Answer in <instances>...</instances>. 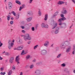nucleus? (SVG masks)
<instances>
[{"mask_svg":"<svg viewBox=\"0 0 75 75\" xmlns=\"http://www.w3.org/2000/svg\"><path fill=\"white\" fill-rule=\"evenodd\" d=\"M21 36L22 37H24L23 39L25 41L31 40V37L30 36V34H29L28 33L25 34V35H21Z\"/></svg>","mask_w":75,"mask_h":75,"instance_id":"f257e3e1","label":"nucleus"},{"mask_svg":"<svg viewBox=\"0 0 75 75\" xmlns=\"http://www.w3.org/2000/svg\"><path fill=\"white\" fill-rule=\"evenodd\" d=\"M40 54L42 55H45L47 54V51L46 50H43L40 51Z\"/></svg>","mask_w":75,"mask_h":75,"instance_id":"f03ea898","label":"nucleus"},{"mask_svg":"<svg viewBox=\"0 0 75 75\" xmlns=\"http://www.w3.org/2000/svg\"><path fill=\"white\" fill-rule=\"evenodd\" d=\"M64 45H63V43L62 44L60 45V47H62V46H64V45H65V44H66V46H68L69 45H70V43L68 41H66L63 43Z\"/></svg>","mask_w":75,"mask_h":75,"instance_id":"7ed1b4c3","label":"nucleus"},{"mask_svg":"<svg viewBox=\"0 0 75 75\" xmlns=\"http://www.w3.org/2000/svg\"><path fill=\"white\" fill-rule=\"evenodd\" d=\"M58 25V23H56L55 25H54V26L52 28V30L51 31V33H55V30L54 29L55 28L57 25Z\"/></svg>","mask_w":75,"mask_h":75,"instance_id":"20e7f679","label":"nucleus"},{"mask_svg":"<svg viewBox=\"0 0 75 75\" xmlns=\"http://www.w3.org/2000/svg\"><path fill=\"white\" fill-rule=\"evenodd\" d=\"M49 45H50V42L48 40L46 41L44 44V46L46 47H48Z\"/></svg>","mask_w":75,"mask_h":75,"instance_id":"39448f33","label":"nucleus"},{"mask_svg":"<svg viewBox=\"0 0 75 75\" xmlns=\"http://www.w3.org/2000/svg\"><path fill=\"white\" fill-rule=\"evenodd\" d=\"M16 41L18 44H22L23 43V40L21 38H18L17 39Z\"/></svg>","mask_w":75,"mask_h":75,"instance_id":"423d86ee","label":"nucleus"},{"mask_svg":"<svg viewBox=\"0 0 75 75\" xmlns=\"http://www.w3.org/2000/svg\"><path fill=\"white\" fill-rule=\"evenodd\" d=\"M14 59L13 57H11L9 61V63H10V64H13V62H14Z\"/></svg>","mask_w":75,"mask_h":75,"instance_id":"0eeeda50","label":"nucleus"},{"mask_svg":"<svg viewBox=\"0 0 75 75\" xmlns=\"http://www.w3.org/2000/svg\"><path fill=\"white\" fill-rule=\"evenodd\" d=\"M35 73L36 75H40L41 74V71L40 70H37L35 72Z\"/></svg>","mask_w":75,"mask_h":75,"instance_id":"6e6552de","label":"nucleus"},{"mask_svg":"<svg viewBox=\"0 0 75 75\" xmlns=\"http://www.w3.org/2000/svg\"><path fill=\"white\" fill-rule=\"evenodd\" d=\"M59 27H57L55 31V34H58L59 33Z\"/></svg>","mask_w":75,"mask_h":75,"instance_id":"1a4fd4ad","label":"nucleus"},{"mask_svg":"<svg viewBox=\"0 0 75 75\" xmlns=\"http://www.w3.org/2000/svg\"><path fill=\"white\" fill-rule=\"evenodd\" d=\"M13 45H14V44L13 43V42H12L11 45H8V49H9V50H11V47H13Z\"/></svg>","mask_w":75,"mask_h":75,"instance_id":"9d476101","label":"nucleus"},{"mask_svg":"<svg viewBox=\"0 0 75 75\" xmlns=\"http://www.w3.org/2000/svg\"><path fill=\"white\" fill-rule=\"evenodd\" d=\"M12 5L11 3L9 2L8 3V8L9 9H11L12 8Z\"/></svg>","mask_w":75,"mask_h":75,"instance_id":"9b49d317","label":"nucleus"},{"mask_svg":"<svg viewBox=\"0 0 75 75\" xmlns=\"http://www.w3.org/2000/svg\"><path fill=\"white\" fill-rule=\"evenodd\" d=\"M33 19V17H29L28 18L26 19V20L28 22H30V21H31L32 19Z\"/></svg>","mask_w":75,"mask_h":75,"instance_id":"f8f14e48","label":"nucleus"},{"mask_svg":"<svg viewBox=\"0 0 75 75\" xmlns=\"http://www.w3.org/2000/svg\"><path fill=\"white\" fill-rule=\"evenodd\" d=\"M61 18H62L59 19L58 20V22H59V23H60L59 24V25H62V20Z\"/></svg>","mask_w":75,"mask_h":75,"instance_id":"ddd939ff","label":"nucleus"},{"mask_svg":"<svg viewBox=\"0 0 75 75\" xmlns=\"http://www.w3.org/2000/svg\"><path fill=\"white\" fill-rule=\"evenodd\" d=\"M60 25H61L60 27V28H65L66 27L67 25H66V24L64 23V24Z\"/></svg>","mask_w":75,"mask_h":75,"instance_id":"4468645a","label":"nucleus"},{"mask_svg":"<svg viewBox=\"0 0 75 75\" xmlns=\"http://www.w3.org/2000/svg\"><path fill=\"white\" fill-rule=\"evenodd\" d=\"M64 3H65V2H64L60 1L58 2L57 4H59V5H61V4H64Z\"/></svg>","mask_w":75,"mask_h":75,"instance_id":"2eb2a0df","label":"nucleus"},{"mask_svg":"<svg viewBox=\"0 0 75 75\" xmlns=\"http://www.w3.org/2000/svg\"><path fill=\"white\" fill-rule=\"evenodd\" d=\"M71 49V46H69V47L66 49V52H69L70 51V50Z\"/></svg>","mask_w":75,"mask_h":75,"instance_id":"dca6fc26","label":"nucleus"},{"mask_svg":"<svg viewBox=\"0 0 75 75\" xmlns=\"http://www.w3.org/2000/svg\"><path fill=\"white\" fill-rule=\"evenodd\" d=\"M48 14H46L45 16V18H44V20L45 21H47V19H48Z\"/></svg>","mask_w":75,"mask_h":75,"instance_id":"f3484780","label":"nucleus"},{"mask_svg":"<svg viewBox=\"0 0 75 75\" xmlns=\"http://www.w3.org/2000/svg\"><path fill=\"white\" fill-rule=\"evenodd\" d=\"M23 47L22 46H21L17 47V50H23Z\"/></svg>","mask_w":75,"mask_h":75,"instance_id":"a211bd4d","label":"nucleus"},{"mask_svg":"<svg viewBox=\"0 0 75 75\" xmlns=\"http://www.w3.org/2000/svg\"><path fill=\"white\" fill-rule=\"evenodd\" d=\"M26 53H25V52L24 51V50H23L22 51V52L21 53V55H25L26 54Z\"/></svg>","mask_w":75,"mask_h":75,"instance_id":"6ab92c4d","label":"nucleus"},{"mask_svg":"<svg viewBox=\"0 0 75 75\" xmlns=\"http://www.w3.org/2000/svg\"><path fill=\"white\" fill-rule=\"evenodd\" d=\"M5 55L6 56H9L10 55V54L9 52H7L5 53Z\"/></svg>","mask_w":75,"mask_h":75,"instance_id":"aec40b11","label":"nucleus"},{"mask_svg":"<svg viewBox=\"0 0 75 75\" xmlns=\"http://www.w3.org/2000/svg\"><path fill=\"white\" fill-rule=\"evenodd\" d=\"M64 71L66 73H69V71L67 69H65L64 70Z\"/></svg>","mask_w":75,"mask_h":75,"instance_id":"412c9836","label":"nucleus"},{"mask_svg":"<svg viewBox=\"0 0 75 75\" xmlns=\"http://www.w3.org/2000/svg\"><path fill=\"white\" fill-rule=\"evenodd\" d=\"M15 2L16 4H18L19 5H21V2L19 1L16 0L15 1Z\"/></svg>","mask_w":75,"mask_h":75,"instance_id":"4be33fe9","label":"nucleus"},{"mask_svg":"<svg viewBox=\"0 0 75 75\" xmlns=\"http://www.w3.org/2000/svg\"><path fill=\"white\" fill-rule=\"evenodd\" d=\"M67 12L66 10H65L64 11H62V14H66Z\"/></svg>","mask_w":75,"mask_h":75,"instance_id":"5701e85b","label":"nucleus"},{"mask_svg":"<svg viewBox=\"0 0 75 75\" xmlns=\"http://www.w3.org/2000/svg\"><path fill=\"white\" fill-rule=\"evenodd\" d=\"M30 58V55H27L26 57V60Z\"/></svg>","mask_w":75,"mask_h":75,"instance_id":"b1692460","label":"nucleus"},{"mask_svg":"<svg viewBox=\"0 0 75 75\" xmlns=\"http://www.w3.org/2000/svg\"><path fill=\"white\" fill-rule=\"evenodd\" d=\"M19 60H20V58H19V56H17L16 58V61H19Z\"/></svg>","mask_w":75,"mask_h":75,"instance_id":"393cba45","label":"nucleus"},{"mask_svg":"<svg viewBox=\"0 0 75 75\" xmlns=\"http://www.w3.org/2000/svg\"><path fill=\"white\" fill-rule=\"evenodd\" d=\"M32 13V12L30 11H29V12H27V16H28V17H29V16H28V15H31V14Z\"/></svg>","mask_w":75,"mask_h":75,"instance_id":"a878e982","label":"nucleus"},{"mask_svg":"<svg viewBox=\"0 0 75 75\" xmlns=\"http://www.w3.org/2000/svg\"><path fill=\"white\" fill-rule=\"evenodd\" d=\"M19 16H20V15H19V14H17L16 16V20H18L19 18Z\"/></svg>","mask_w":75,"mask_h":75,"instance_id":"bb28decb","label":"nucleus"},{"mask_svg":"<svg viewBox=\"0 0 75 75\" xmlns=\"http://www.w3.org/2000/svg\"><path fill=\"white\" fill-rule=\"evenodd\" d=\"M12 70H10L9 71V72L8 73V75H11V74H12Z\"/></svg>","mask_w":75,"mask_h":75,"instance_id":"cd10ccee","label":"nucleus"},{"mask_svg":"<svg viewBox=\"0 0 75 75\" xmlns=\"http://www.w3.org/2000/svg\"><path fill=\"white\" fill-rule=\"evenodd\" d=\"M45 23H42L41 24V26L42 27V28H45Z\"/></svg>","mask_w":75,"mask_h":75,"instance_id":"c85d7f7f","label":"nucleus"},{"mask_svg":"<svg viewBox=\"0 0 75 75\" xmlns=\"http://www.w3.org/2000/svg\"><path fill=\"white\" fill-rule=\"evenodd\" d=\"M41 64H42V63H41V62H40L37 63L36 64V65H41Z\"/></svg>","mask_w":75,"mask_h":75,"instance_id":"c756f323","label":"nucleus"},{"mask_svg":"<svg viewBox=\"0 0 75 75\" xmlns=\"http://www.w3.org/2000/svg\"><path fill=\"white\" fill-rule=\"evenodd\" d=\"M38 14L40 16H41V14H42V13H41V12L40 9H39V11H38Z\"/></svg>","mask_w":75,"mask_h":75,"instance_id":"7c9ffc66","label":"nucleus"},{"mask_svg":"<svg viewBox=\"0 0 75 75\" xmlns=\"http://www.w3.org/2000/svg\"><path fill=\"white\" fill-rule=\"evenodd\" d=\"M38 47V45H35L34 47V50H35V49H37V48Z\"/></svg>","mask_w":75,"mask_h":75,"instance_id":"2f4dec72","label":"nucleus"},{"mask_svg":"<svg viewBox=\"0 0 75 75\" xmlns=\"http://www.w3.org/2000/svg\"><path fill=\"white\" fill-rule=\"evenodd\" d=\"M65 66H66V64L65 63H63L61 65V66L62 67H65Z\"/></svg>","mask_w":75,"mask_h":75,"instance_id":"473e14b6","label":"nucleus"},{"mask_svg":"<svg viewBox=\"0 0 75 75\" xmlns=\"http://www.w3.org/2000/svg\"><path fill=\"white\" fill-rule=\"evenodd\" d=\"M12 14H13L14 16H16V13L14 11H13L11 12Z\"/></svg>","mask_w":75,"mask_h":75,"instance_id":"72a5a7b5","label":"nucleus"},{"mask_svg":"<svg viewBox=\"0 0 75 75\" xmlns=\"http://www.w3.org/2000/svg\"><path fill=\"white\" fill-rule=\"evenodd\" d=\"M7 20H8V21H9V20H10V15L7 16Z\"/></svg>","mask_w":75,"mask_h":75,"instance_id":"f704fd0d","label":"nucleus"},{"mask_svg":"<svg viewBox=\"0 0 75 75\" xmlns=\"http://www.w3.org/2000/svg\"><path fill=\"white\" fill-rule=\"evenodd\" d=\"M58 12H56L54 15L53 16L54 17L55 16H57V15H58Z\"/></svg>","mask_w":75,"mask_h":75,"instance_id":"c9c22d12","label":"nucleus"},{"mask_svg":"<svg viewBox=\"0 0 75 75\" xmlns=\"http://www.w3.org/2000/svg\"><path fill=\"white\" fill-rule=\"evenodd\" d=\"M12 69L13 71H14V70H15V69H16V67H15V66H13L12 67Z\"/></svg>","mask_w":75,"mask_h":75,"instance_id":"e433bc0d","label":"nucleus"},{"mask_svg":"<svg viewBox=\"0 0 75 75\" xmlns=\"http://www.w3.org/2000/svg\"><path fill=\"white\" fill-rule=\"evenodd\" d=\"M34 67V65L33 64H32L30 66V69H32V68H33Z\"/></svg>","mask_w":75,"mask_h":75,"instance_id":"4c0bfd02","label":"nucleus"},{"mask_svg":"<svg viewBox=\"0 0 75 75\" xmlns=\"http://www.w3.org/2000/svg\"><path fill=\"white\" fill-rule=\"evenodd\" d=\"M61 54H59L57 57V58H59L60 57H61Z\"/></svg>","mask_w":75,"mask_h":75,"instance_id":"58836bf2","label":"nucleus"},{"mask_svg":"<svg viewBox=\"0 0 75 75\" xmlns=\"http://www.w3.org/2000/svg\"><path fill=\"white\" fill-rule=\"evenodd\" d=\"M45 28H48V25L47 24H46L45 26Z\"/></svg>","mask_w":75,"mask_h":75,"instance_id":"ea45409f","label":"nucleus"},{"mask_svg":"<svg viewBox=\"0 0 75 75\" xmlns=\"http://www.w3.org/2000/svg\"><path fill=\"white\" fill-rule=\"evenodd\" d=\"M0 74L1 75H5V74H6V72H4L3 73L1 72L0 73Z\"/></svg>","mask_w":75,"mask_h":75,"instance_id":"a19ab883","label":"nucleus"},{"mask_svg":"<svg viewBox=\"0 0 75 75\" xmlns=\"http://www.w3.org/2000/svg\"><path fill=\"white\" fill-rule=\"evenodd\" d=\"M31 29L33 31H34L35 30V28H34V27H32L31 28Z\"/></svg>","mask_w":75,"mask_h":75,"instance_id":"79ce46f5","label":"nucleus"},{"mask_svg":"<svg viewBox=\"0 0 75 75\" xmlns=\"http://www.w3.org/2000/svg\"><path fill=\"white\" fill-rule=\"evenodd\" d=\"M61 19L62 20V21H64V20H66V18L65 17H64L62 18Z\"/></svg>","mask_w":75,"mask_h":75,"instance_id":"37998d69","label":"nucleus"},{"mask_svg":"<svg viewBox=\"0 0 75 75\" xmlns=\"http://www.w3.org/2000/svg\"><path fill=\"white\" fill-rule=\"evenodd\" d=\"M23 8L21 7V6H20L19 8V11H21L22 9H23Z\"/></svg>","mask_w":75,"mask_h":75,"instance_id":"c03bdc74","label":"nucleus"},{"mask_svg":"<svg viewBox=\"0 0 75 75\" xmlns=\"http://www.w3.org/2000/svg\"><path fill=\"white\" fill-rule=\"evenodd\" d=\"M14 23V22L13 21H11L10 22V24L12 25Z\"/></svg>","mask_w":75,"mask_h":75,"instance_id":"a18cd8bd","label":"nucleus"},{"mask_svg":"<svg viewBox=\"0 0 75 75\" xmlns=\"http://www.w3.org/2000/svg\"><path fill=\"white\" fill-rule=\"evenodd\" d=\"M2 45H3V43H1V41H0V47H1Z\"/></svg>","mask_w":75,"mask_h":75,"instance_id":"49530a36","label":"nucleus"},{"mask_svg":"<svg viewBox=\"0 0 75 75\" xmlns=\"http://www.w3.org/2000/svg\"><path fill=\"white\" fill-rule=\"evenodd\" d=\"M11 41H8V43L9 44H8V45H11Z\"/></svg>","mask_w":75,"mask_h":75,"instance_id":"de8ad7c7","label":"nucleus"},{"mask_svg":"<svg viewBox=\"0 0 75 75\" xmlns=\"http://www.w3.org/2000/svg\"><path fill=\"white\" fill-rule=\"evenodd\" d=\"M33 62H36V60H35V59H34L33 60Z\"/></svg>","mask_w":75,"mask_h":75,"instance_id":"09e8293b","label":"nucleus"},{"mask_svg":"<svg viewBox=\"0 0 75 75\" xmlns=\"http://www.w3.org/2000/svg\"><path fill=\"white\" fill-rule=\"evenodd\" d=\"M21 28H22V29H24L25 28L24 26H21Z\"/></svg>","mask_w":75,"mask_h":75,"instance_id":"8fccbe9b","label":"nucleus"},{"mask_svg":"<svg viewBox=\"0 0 75 75\" xmlns=\"http://www.w3.org/2000/svg\"><path fill=\"white\" fill-rule=\"evenodd\" d=\"M28 44H31V41H29L27 42Z\"/></svg>","mask_w":75,"mask_h":75,"instance_id":"3c124183","label":"nucleus"},{"mask_svg":"<svg viewBox=\"0 0 75 75\" xmlns=\"http://www.w3.org/2000/svg\"><path fill=\"white\" fill-rule=\"evenodd\" d=\"M33 1V0H30L29 3H30V4Z\"/></svg>","mask_w":75,"mask_h":75,"instance_id":"603ef678","label":"nucleus"},{"mask_svg":"<svg viewBox=\"0 0 75 75\" xmlns=\"http://www.w3.org/2000/svg\"><path fill=\"white\" fill-rule=\"evenodd\" d=\"M22 32L23 33H25V31L24 30H22Z\"/></svg>","mask_w":75,"mask_h":75,"instance_id":"864d4df0","label":"nucleus"},{"mask_svg":"<svg viewBox=\"0 0 75 75\" xmlns=\"http://www.w3.org/2000/svg\"><path fill=\"white\" fill-rule=\"evenodd\" d=\"M73 50L74 51H75V45L74 46H74L73 47Z\"/></svg>","mask_w":75,"mask_h":75,"instance_id":"5fc2aeb1","label":"nucleus"},{"mask_svg":"<svg viewBox=\"0 0 75 75\" xmlns=\"http://www.w3.org/2000/svg\"><path fill=\"white\" fill-rule=\"evenodd\" d=\"M24 6H25V5L23 4L22 5V6H21V7L23 8H24Z\"/></svg>","mask_w":75,"mask_h":75,"instance_id":"6e6d98bb","label":"nucleus"},{"mask_svg":"<svg viewBox=\"0 0 75 75\" xmlns=\"http://www.w3.org/2000/svg\"><path fill=\"white\" fill-rule=\"evenodd\" d=\"M0 70L1 71H3V68H0Z\"/></svg>","mask_w":75,"mask_h":75,"instance_id":"4d7b16f0","label":"nucleus"},{"mask_svg":"<svg viewBox=\"0 0 75 75\" xmlns=\"http://www.w3.org/2000/svg\"><path fill=\"white\" fill-rule=\"evenodd\" d=\"M61 17H64V16L63 14H61Z\"/></svg>","mask_w":75,"mask_h":75,"instance_id":"13d9d810","label":"nucleus"},{"mask_svg":"<svg viewBox=\"0 0 75 75\" xmlns=\"http://www.w3.org/2000/svg\"><path fill=\"white\" fill-rule=\"evenodd\" d=\"M72 1L74 3V4H75V0H72Z\"/></svg>","mask_w":75,"mask_h":75,"instance_id":"bf43d9fd","label":"nucleus"},{"mask_svg":"<svg viewBox=\"0 0 75 75\" xmlns=\"http://www.w3.org/2000/svg\"><path fill=\"white\" fill-rule=\"evenodd\" d=\"M14 50H17V47L16 48V47H15L14 48Z\"/></svg>","mask_w":75,"mask_h":75,"instance_id":"052dcab7","label":"nucleus"},{"mask_svg":"<svg viewBox=\"0 0 75 75\" xmlns=\"http://www.w3.org/2000/svg\"><path fill=\"white\" fill-rule=\"evenodd\" d=\"M19 61H16V62H17V64H20V62H19Z\"/></svg>","mask_w":75,"mask_h":75,"instance_id":"680f3d73","label":"nucleus"},{"mask_svg":"<svg viewBox=\"0 0 75 75\" xmlns=\"http://www.w3.org/2000/svg\"><path fill=\"white\" fill-rule=\"evenodd\" d=\"M72 54L73 55H74L75 54V51H73L72 52Z\"/></svg>","mask_w":75,"mask_h":75,"instance_id":"e2e57ef3","label":"nucleus"},{"mask_svg":"<svg viewBox=\"0 0 75 75\" xmlns=\"http://www.w3.org/2000/svg\"><path fill=\"white\" fill-rule=\"evenodd\" d=\"M4 53H5H5H6V52L5 51L3 52L2 53V54H4Z\"/></svg>","mask_w":75,"mask_h":75,"instance_id":"0e129e2a","label":"nucleus"},{"mask_svg":"<svg viewBox=\"0 0 75 75\" xmlns=\"http://www.w3.org/2000/svg\"><path fill=\"white\" fill-rule=\"evenodd\" d=\"M13 43L14 44V40H13V41L11 42V43Z\"/></svg>","mask_w":75,"mask_h":75,"instance_id":"69168bd1","label":"nucleus"},{"mask_svg":"<svg viewBox=\"0 0 75 75\" xmlns=\"http://www.w3.org/2000/svg\"><path fill=\"white\" fill-rule=\"evenodd\" d=\"M14 18L12 17L11 18V19L12 20H14Z\"/></svg>","mask_w":75,"mask_h":75,"instance_id":"338daca9","label":"nucleus"},{"mask_svg":"<svg viewBox=\"0 0 75 75\" xmlns=\"http://www.w3.org/2000/svg\"><path fill=\"white\" fill-rule=\"evenodd\" d=\"M20 75H23V73H22V72H21Z\"/></svg>","mask_w":75,"mask_h":75,"instance_id":"774afa93","label":"nucleus"}]
</instances>
